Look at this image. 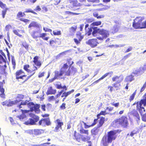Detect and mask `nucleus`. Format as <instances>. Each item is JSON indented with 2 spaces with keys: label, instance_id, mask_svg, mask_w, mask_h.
<instances>
[{
  "label": "nucleus",
  "instance_id": "62",
  "mask_svg": "<svg viewBox=\"0 0 146 146\" xmlns=\"http://www.w3.org/2000/svg\"><path fill=\"white\" fill-rule=\"evenodd\" d=\"M68 95L66 94V92L63 93L61 96V97H64L66 98L68 96Z\"/></svg>",
  "mask_w": 146,
  "mask_h": 146
},
{
  "label": "nucleus",
  "instance_id": "14",
  "mask_svg": "<svg viewBox=\"0 0 146 146\" xmlns=\"http://www.w3.org/2000/svg\"><path fill=\"white\" fill-rule=\"evenodd\" d=\"M123 77L121 75L119 76H116L114 77L112 79L113 81H117V83H120L123 80Z\"/></svg>",
  "mask_w": 146,
  "mask_h": 146
},
{
  "label": "nucleus",
  "instance_id": "33",
  "mask_svg": "<svg viewBox=\"0 0 146 146\" xmlns=\"http://www.w3.org/2000/svg\"><path fill=\"white\" fill-rule=\"evenodd\" d=\"M89 26V25L88 24H86L85 26V30L86 31H89V33L88 34V35H89L91 33L92 31V30L89 29V28H88Z\"/></svg>",
  "mask_w": 146,
  "mask_h": 146
},
{
  "label": "nucleus",
  "instance_id": "40",
  "mask_svg": "<svg viewBox=\"0 0 146 146\" xmlns=\"http://www.w3.org/2000/svg\"><path fill=\"white\" fill-rule=\"evenodd\" d=\"M136 90H135V91L131 95L130 97L129 100L130 102L133 100L134 99L135 96L136 94Z\"/></svg>",
  "mask_w": 146,
  "mask_h": 146
},
{
  "label": "nucleus",
  "instance_id": "37",
  "mask_svg": "<svg viewBox=\"0 0 146 146\" xmlns=\"http://www.w3.org/2000/svg\"><path fill=\"white\" fill-rule=\"evenodd\" d=\"M53 34L55 35H61V32L60 31L54 30L53 31Z\"/></svg>",
  "mask_w": 146,
  "mask_h": 146
},
{
  "label": "nucleus",
  "instance_id": "41",
  "mask_svg": "<svg viewBox=\"0 0 146 146\" xmlns=\"http://www.w3.org/2000/svg\"><path fill=\"white\" fill-rule=\"evenodd\" d=\"M25 15V14L24 13H22L21 12H19L17 14V16L19 18L20 17H24V16Z\"/></svg>",
  "mask_w": 146,
  "mask_h": 146
},
{
  "label": "nucleus",
  "instance_id": "53",
  "mask_svg": "<svg viewBox=\"0 0 146 146\" xmlns=\"http://www.w3.org/2000/svg\"><path fill=\"white\" fill-rule=\"evenodd\" d=\"M36 1V0H28L27 2L29 3H34Z\"/></svg>",
  "mask_w": 146,
  "mask_h": 146
},
{
  "label": "nucleus",
  "instance_id": "51",
  "mask_svg": "<svg viewBox=\"0 0 146 146\" xmlns=\"http://www.w3.org/2000/svg\"><path fill=\"white\" fill-rule=\"evenodd\" d=\"M66 104L63 103L60 106V108L62 110H64L66 108L65 107Z\"/></svg>",
  "mask_w": 146,
  "mask_h": 146
},
{
  "label": "nucleus",
  "instance_id": "39",
  "mask_svg": "<svg viewBox=\"0 0 146 146\" xmlns=\"http://www.w3.org/2000/svg\"><path fill=\"white\" fill-rule=\"evenodd\" d=\"M45 119H42L40 120L38 122L39 125H42V126L45 125Z\"/></svg>",
  "mask_w": 146,
  "mask_h": 146
},
{
  "label": "nucleus",
  "instance_id": "11",
  "mask_svg": "<svg viewBox=\"0 0 146 146\" xmlns=\"http://www.w3.org/2000/svg\"><path fill=\"white\" fill-rule=\"evenodd\" d=\"M55 123L56 124V126L55 128L54 131L57 132L60 128H61V126L63 125V123L61 122L60 120L59 119H57L55 121Z\"/></svg>",
  "mask_w": 146,
  "mask_h": 146
},
{
  "label": "nucleus",
  "instance_id": "3",
  "mask_svg": "<svg viewBox=\"0 0 146 146\" xmlns=\"http://www.w3.org/2000/svg\"><path fill=\"white\" fill-rule=\"evenodd\" d=\"M27 104L30 108L31 111H34L35 112L37 113L39 112L40 105L38 104L35 105L32 102H29V101L27 100L25 101L22 100L18 104L17 107L19 109H20L22 108V105H25Z\"/></svg>",
  "mask_w": 146,
  "mask_h": 146
},
{
  "label": "nucleus",
  "instance_id": "55",
  "mask_svg": "<svg viewBox=\"0 0 146 146\" xmlns=\"http://www.w3.org/2000/svg\"><path fill=\"white\" fill-rule=\"evenodd\" d=\"M43 29L46 32H51L52 31L51 29H48L46 27H44L43 28Z\"/></svg>",
  "mask_w": 146,
  "mask_h": 146
},
{
  "label": "nucleus",
  "instance_id": "23",
  "mask_svg": "<svg viewBox=\"0 0 146 146\" xmlns=\"http://www.w3.org/2000/svg\"><path fill=\"white\" fill-rule=\"evenodd\" d=\"M32 27L38 28L39 27V25L37 22H33L31 23L29 26V28H31Z\"/></svg>",
  "mask_w": 146,
  "mask_h": 146
},
{
  "label": "nucleus",
  "instance_id": "2",
  "mask_svg": "<svg viewBox=\"0 0 146 146\" xmlns=\"http://www.w3.org/2000/svg\"><path fill=\"white\" fill-rule=\"evenodd\" d=\"M101 23V21H96L93 22L91 24L93 26L92 27L93 29L92 32V35L94 36H96L97 33H99L102 36L97 37V38L100 40H102L109 36V33L108 31L104 29H100L97 27H95V26H98L100 25Z\"/></svg>",
  "mask_w": 146,
  "mask_h": 146
},
{
  "label": "nucleus",
  "instance_id": "7",
  "mask_svg": "<svg viewBox=\"0 0 146 146\" xmlns=\"http://www.w3.org/2000/svg\"><path fill=\"white\" fill-rule=\"evenodd\" d=\"M30 115L32 118H30L27 121L25 122V124L27 125L36 124V122L39 120V117L33 113L30 114Z\"/></svg>",
  "mask_w": 146,
  "mask_h": 146
},
{
  "label": "nucleus",
  "instance_id": "42",
  "mask_svg": "<svg viewBox=\"0 0 146 146\" xmlns=\"http://www.w3.org/2000/svg\"><path fill=\"white\" fill-rule=\"evenodd\" d=\"M109 8H110V7H109V6H105L99 9V11H104V10H107V9H109Z\"/></svg>",
  "mask_w": 146,
  "mask_h": 146
},
{
  "label": "nucleus",
  "instance_id": "6",
  "mask_svg": "<svg viewBox=\"0 0 146 146\" xmlns=\"http://www.w3.org/2000/svg\"><path fill=\"white\" fill-rule=\"evenodd\" d=\"M142 19L140 17H137L134 20L133 26L135 29L146 28V21L143 22L141 24Z\"/></svg>",
  "mask_w": 146,
  "mask_h": 146
},
{
  "label": "nucleus",
  "instance_id": "17",
  "mask_svg": "<svg viewBox=\"0 0 146 146\" xmlns=\"http://www.w3.org/2000/svg\"><path fill=\"white\" fill-rule=\"evenodd\" d=\"M21 111L23 113V114L20 116H18L17 117L18 118L21 120L23 121V119L26 118V116L24 114V113H27V111L26 110H21Z\"/></svg>",
  "mask_w": 146,
  "mask_h": 146
},
{
  "label": "nucleus",
  "instance_id": "5",
  "mask_svg": "<svg viewBox=\"0 0 146 146\" xmlns=\"http://www.w3.org/2000/svg\"><path fill=\"white\" fill-rule=\"evenodd\" d=\"M143 97L144 98L141 100L139 102H135L133 105V106H134L135 104L137 105L136 110L141 115L142 114L143 111H144L145 110L144 108L142 107V104L144 106H146V93L143 96Z\"/></svg>",
  "mask_w": 146,
  "mask_h": 146
},
{
  "label": "nucleus",
  "instance_id": "13",
  "mask_svg": "<svg viewBox=\"0 0 146 146\" xmlns=\"http://www.w3.org/2000/svg\"><path fill=\"white\" fill-rule=\"evenodd\" d=\"M1 54L2 55L0 54V63L1 64L2 63H6L7 59L6 57L5 53L3 52H1Z\"/></svg>",
  "mask_w": 146,
  "mask_h": 146
},
{
  "label": "nucleus",
  "instance_id": "29",
  "mask_svg": "<svg viewBox=\"0 0 146 146\" xmlns=\"http://www.w3.org/2000/svg\"><path fill=\"white\" fill-rule=\"evenodd\" d=\"M0 91L2 93L0 94V96L1 97L4 98L5 94H4V89L3 88H2V86L0 85Z\"/></svg>",
  "mask_w": 146,
  "mask_h": 146
},
{
  "label": "nucleus",
  "instance_id": "50",
  "mask_svg": "<svg viewBox=\"0 0 146 146\" xmlns=\"http://www.w3.org/2000/svg\"><path fill=\"white\" fill-rule=\"evenodd\" d=\"M65 13L68 14H72L73 15H77L79 14V13H72V12L68 11H66L65 12Z\"/></svg>",
  "mask_w": 146,
  "mask_h": 146
},
{
  "label": "nucleus",
  "instance_id": "49",
  "mask_svg": "<svg viewBox=\"0 0 146 146\" xmlns=\"http://www.w3.org/2000/svg\"><path fill=\"white\" fill-rule=\"evenodd\" d=\"M35 64L36 65L38 66V68H39L41 65V64L40 62L39 61L36 62L35 63Z\"/></svg>",
  "mask_w": 146,
  "mask_h": 146
},
{
  "label": "nucleus",
  "instance_id": "21",
  "mask_svg": "<svg viewBox=\"0 0 146 146\" xmlns=\"http://www.w3.org/2000/svg\"><path fill=\"white\" fill-rule=\"evenodd\" d=\"M22 72L21 70H20L19 71H17L16 73V79L17 80H18L19 79H23V77L25 76V75H23V76H19L22 73Z\"/></svg>",
  "mask_w": 146,
  "mask_h": 146
},
{
  "label": "nucleus",
  "instance_id": "25",
  "mask_svg": "<svg viewBox=\"0 0 146 146\" xmlns=\"http://www.w3.org/2000/svg\"><path fill=\"white\" fill-rule=\"evenodd\" d=\"M81 140L84 141H86L89 140L90 139V137L88 136H85L83 135H81Z\"/></svg>",
  "mask_w": 146,
  "mask_h": 146
},
{
  "label": "nucleus",
  "instance_id": "58",
  "mask_svg": "<svg viewBox=\"0 0 146 146\" xmlns=\"http://www.w3.org/2000/svg\"><path fill=\"white\" fill-rule=\"evenodd\" d=\"M74 62L73 61H72L71 59H69L68 60V64L70 66Z\"/></svg>",
  "mask_w": 146,
  "mask_h": 146
},
{
  "label": "nucleus",
  "instance_id": "15",
  "mask_svg": "<svg viewBox=\"0 0 146 146\" xmlns=\"http://www.w3.org/2000/svg\"><path fill=\"white\" fill-rule=\"evenodd\" d=\"M119 29V26L118 25H115L110 29L111 32L113 34L117 32Z\"/></svg>",
  "mask_w": 146,
  "mask_h": 146
},
{
  "label": "nucleus",
  "instance_id": "10",
  "mask_svg": "<svg viewBox=\"0 0 146 146\" xmlns=\"http://www.w3.org/2000/svg\"><path fill=\"white\" fill-rule=\"evenodd\" d=\"M102 129L101 127L98 126L97 127H94L91 130L92 134L95 135H98L99 133L102 132Z\"/></svg>",
  "mask_w": 146,
  "mask_h": 146
},
{
  "label": "nucleus",
  "instance_id": "31",
  "mask_svg": "<svg viewBox=\"0 0 146 146\" xmlns=\"http://www.w3.org/2000/svg\"><path fill=\"white\" fill-rule=\"evenodd\" d=\"M145 110L144 111H143L142 114H140L142 116V120L144 121H146V113H145Z\"/></svg>",
  "mask_w": 146,
  "mask_h": 146
},
{
  "label": "nucleus",
  "instance_id": "60",
  "mask_svg": "<svg viewBox=\"0 0 146 146\" xmlns=\"http://www.w3.org/2000/svg\"><path fill=\"white\" fill-rule=\"evenodd\" d=\"M29 67V65H25L24 66V69L26 71H27L28 70V68Z\"/></svg>",
  "mask_w": 146,
  "mask_h": 146
},
{
  "label": "nucleus",
  "instance_id": "34",
  "mask_svg": "<svg viewBox=\"0 0 146 146\" xmlns=\"http://www.w3.org/2000/svg\"><path fill=\"white\" fill-rule=\"evenodd\" d=\"M19 31L20 30L17 29V30H14L13 31V32L15 35H17L18 36H19L20 37H21L22 36V35L19 34L18 33Z\"/></svg>",
  "mask_w": 146,
  "mask_h": 146
},
{
  "label": "nucleus",
  "instance_id": "36",
  "mask_svg": "<svg viewBox=\"0 0 146 146\" xmlns=\"http://www.w3.org/2000/svg\"><path fill=\"white\" fill-rule=\"evenodd\" d=\"M45 125L46 124L47 125H49L51 124L50 119L48 118H45Z\"/></svg>",
  "mask_w": 146,
  "mask_h": 146
},
{
  "label": "nucleus",
  "instance_id": "30",
  "mask_svg": "<svg viewBox=\"0 0 146 146\" xmlns=\"http://www.w3.org/2000/svg\"><path fill=\"white\" fill-rule=\"evenodd\" d=\"M80 133L81 134H85L87 135L88 134V131L84 129L83 127L81 128L80 130Z\"/></svg>",
  "mask_w": 146,
  "mask_h": 146
},
{
  "label": "nucleus",
  "instance_id": "12",
  "mask_svg": "<svg viewBox=\"0 0 146 146\" xmlns=\"http://www.w3.org/2000/svg\"><path fill=\"white\" fill-rule=\"evenodd\" d=\"M129 114L135 117L137 121L139 120L140 117L137 111L135 110H133L132 111L130 112Z\"/></svg>",
  "mask_w": 146,
  "mask_h": 146
},
{
  "label": "nucleus",
  "instance_id": "52",
  "mask_svg": "<svg viewBox=\"0 0 146 146\" xmlns=\"http://www.w3.org/2000/svg\"><path fill=\"white\" fill-rule=\"evenodd\" d=\"M87 1L89 2H91L93 3L96 2L98 3L100 2L99 0H87Z\"/></svg>",
  "mask_w": 146,
  "mask_h": 146
},
{
  "label": "nucleus",
  "instance_id": "57",
  "mask_svg": "<svg viewBox=\"0 0 146 146\" xmlns=\"http://www.w3.org/2000/svg\"><path fill=\"white\" fill-rule=\"evenodd\" d=\"M6 13V10H4L2 11V15L3 18H4L5 17V15Z\"/></svg>",
  "mask_w": 146,
  "mask_h": 146
},
{
  "label": "nucleus",
  "instance_id": "46",
  "mask_svg": "<svg viewBox=\"0 0 146 146\" xmlns=\"http://www.w3.org/2000/svg\"><path fill=\"white\" fill-rule=\"evenodd\" d=\"M111 104L116 107H117L119 105V103H115L114 102H113L111 103Z\"/></svg>",
  "mask_w": 146,
  "mask_h": 146
},
{
  "label": "nucleus",
  "instance_id": "38",
  "mask_svg": "<svg viewBox=\"0 0 146 146\" xmlns=\"http://www.w3.org/2000/svg\"><path fill=\"white\" fill-rule=\"evenodd\" d=\"M34 66L35 68V69L33 70V71H32V72H33V74H31L30 75L28 76L27 77V78L26 80V81L29 78H30L31 76H32L35 73V71L36 70H37V67H36V66H34V65H33Z\"/></svg>",
  "mask_w": 146,
  "mask_h": 146
},
{
  "label": "nucleus",
  "instance_id": "63",
  "mask_svg": "<svg viewBox=\"0 0 146 146\" xmlns=\"http://www.w3.org/2000/svg\"><path fill=\"white\" fill-rule=\"evenodd\" d=\"M23 46L26 48L27 49L28 48V45L26 43H23Z\"/></svg>",
  "mask_w": 146,
  "mask_h": 146
},
{
  "label": "nucleus",
  "instance_id": "47",
  "mask_svg": "<svg viewBox=\"0 0 146 146\" xmlns=\"http://www.w3.org/2000/svg\"><path fill=\"white\" fill-rule=\"evenodd\" d=\"M33 59L34 60L33 61V62L34 63L39 61L38 60V57L37 56L33 58Z\"/></svg>",
  "mask_w": 146,
  "mask_h": 146
},
{
  "label": "nucleus",
  "instance_id": "43",
  "mask_svg": "<svg viewBox=\"0 0 146 146\" xmlns=\"http://www.w3.org/2000/svg\"><path fill=\"white\" fill-rule=\"evenodd\" d=\"M0 7L4 9H6V5L3 3L1 1H0Z\"/></svg>",
  "mask_w": 146,
  "mask_h": 146
},
{
  "label": "nucleus",
  "instance_id": "32",
  "mask_svg": "<svg viewBox=\"0 0 146 146\" xmlns=\"http://www.w3.org/2000/svg\"><path fill=\"white\" fill-rule=\"evenodd\" d=\"M82 38L83 37L81 36H80V38H79L78 40L77 39L74 38V41L77 44H78L80 43V42L81 41Z\"/></svg>",
  "mask_w": 146,
  "mask_h": 146
},
{
  "label": "nucleus",
  "instance_id": "59",
  "mask_svg": "<svg viewBox=\"0 0 146 146\" xmlns=\"http://www.w3.org/2000/svg\"><path fill=\"white\" fill-rule=\"evenodd\" d=\"M77 1H74L73 2V6L76 7L78 5L77 4Z\"/></svg>",
  "mask_w": 146,
  "mask_h": 146
},
{
  "label": "nucleus",
  "instance_id": "19",
  "mask_svg": "<svg viewBox=\"0 0 146 146\" xmlns=\"http://www.w3.org/2000/svg\"><path fill=\"white\" fill-rule=\"evenodd\" d=\"M44 131L42 129H34V134L35 135H40L42 133H43Z\"/></svg>",
  "mask_w": 146,
  "mask_h": 146
},
{
  "label": "nucleus",
  "instance_id": "45",
  "mask_svg": "<svg viewBox=\"0 0 146 146\" xmlns=\"http://www.w3.org/2000/svg\"><path fill=\"white\" fill-rule=\"evenodd\" d=\"M25 132L30 134H34V130H28L25 131Z\"/></svg>",
  "mask_w": 146,
  "mask_h": 146
},
{
  "label": "nucleus",
  "instance_id": "35",
  "mask_svg": "<svg viewBox=\"0 0 146 146\" xmlns=\"http://www.w3.org/2000/svg\"><path fill=\"white\" fill-rule=\"evenodd\" d=\"M12 63L13 65V69H15V68L16 63L15 60V59L13 56L12 57Z\"/></svg>",
  "mask_w": 146,
  "mask_h": 146
},
{
  "label": "nucleus",
  "instance_id": "24",
  "mask_svg": "<svg viewBox=\"0 0 146 146\" xmlns=\"http://www.w3.org/2000/svg\"><path fill=\"white\" fill-rule=\"evenodd\" d=\"M23 98V95L22 94H18L16 98V100H17V102L18 103L20 102L21 101Z\"/></svg>",
  "mask_w": 146,
  "mask_h": 146
},
{
  "label": "nucleus",
  "instance_id": "48",
  "mask_svg": "<svg viewBox=\"0 0 146 146\" xmlns=\"http://www.w3.org/2000/svg\"><path fill=\"white\" fill-rule=\"evenodd\" d=\"M105 112L106 111H102L99 114L97 115V116L98 117V118H99V117L100 116V115H105Z\"/></svg>",
  "mask_w": 146,
  "mask_h": 146
},
{
  "label": "nucleus",
  "instance_id": "56",
  "mask_svg": "<svg viewBox=\"0 0 146 146\" xmlns=\"http://www.w3.org/2000/svg\"><path fill=\"white\" fill-rule=\"evenodd\" d=\"M32 10L30 9H25V13H31Z\"/></svg>",
  "mask_w": 146,
  "mask_h": 146
},
{
  "label": "nucleus",
  "instance_id": "61",
  "mask_svg": "<svg viewBox=\"0 0 146 146\" xmlns=\"http://www.w3.org/2000/svg\"><path fill=\"white\" fill-rule=\"evenodd\" d=\"M56 87L58 89H61V88H62V86L60 84H56Z\"/></svg>",
  "mask_w": 146,
  "mask_h": 146
},
{
  "label": "nucleus",
  "instance_id": "22",
  "mask_svg": "<svg viewBox=\"0 0 146 146\" xmlns=\"http://www.w3.org/2000/svg\"><path fill=\"white\" fill-rule=\"evenodd\" d=\"M112 72H108V73H106L101 78H100V79H99L98 80L95 81L94 82V83H97L98 82L104 79V78H105L106 76H108V75L109 74H112Z\"/></svg>",
  "mask_w": 146,
  "mask_h": 146
},
{
  "label": "nucleus",
  "instance_id": "44",
  "mask_svg": "<svg viewBox=\"0 0 146 146\" xmlns=\"http://www.w3.org/2000/svg\"><path fill=\"white\" fill-rule=\"evenodd\" d=\"M82 135L79 134L77 136H75L76 140L78 142H80L81 139V136Z\"/></svg>",
  "mask_w": 146,
  "mask_h": 146
},
{
  "label": "nucleus",
  "instance_id": "16",
  "mask_svg": "<svg viewBox=\"0 0 146 146\" xmlns=\"http://www.w3.org/2000/svg\"><path fill=\"white\" fill-rule=\"evenodd\" d=\"M121 125L119 119H116L112 122V126L113 127H119Z\"/></svg>",
  "mask_w": 146,
  "mask_h": 146
},
{
  "label": "nucleus",
  "instance_id": "20",
  "mask_svg": "<svg viewBox=\"0 0 146 146\" xmlns=\"http://www.w3.org/2000/svg\"><path fill=\"white\" fill-rule=\"evenodd\" d=\"M17 101L15 100L13 101H9L8 102L5 104L6 105L8 106H11L15 104L18 105V103L17 102Z\"/></svg>",
  "mask_w": 146,
  "mask_h": 146
},
{
  "label": "nucleus",
  "instance_id": "9",
  "mask_svg": "<svg viewBox=\"0 0 146 146\" xmlns=\"http://www.w3.org/2000/svg\"><path fill=\"white\" fill-rule=\"evenodd\" d=\"M86 43L92 48L96 46L97 44L98 43L97 42V40L95 39H89L88 41H86Z\"/></svg>",
  "mask_w": 146,
  "mask_h": 146
},
{
  "label": "nucleus",
  "instance_id": "8",
  "mask_svg": "<svg viewBox=\"0 0 146 146\" xmlns=\"http://www.w3.org/2000/svg\"><path fill=\"white\" fill-rule=\"evenodd\" d=\"M121 126L123 127H126L128 124L127 118L125 116H123L119 118Z\"/></svg>",
  "mask_w": 146,
  "mask_h": 146
},
{
  "label": "nucleus",
  "instance_id": "64",
  "mask_svg": "<svg viewBox=\"0 0 146 146\" xmlns=\"http://www.w3.org/2000/svg\"><path fill=\"white\" fill-rule=\"evenodd\" d=\"M54 99V96H52L49 97L48 100L49 101H50L53 100Z\"/></svg>",
  "mask_w": 146,
  "mask_h": 146
},
{
  "label": "nucleus",
  "instance_id": "26",
  "mask_svg": "<svg viewBox=\"0 0 146 146\" xmlns=\"http://www.w3.org/2000/svg\"><path fill=\"white\" fill-rule=\"evenodd\" d=\"M134 76L131 75L126 77L125 80L127 82H131L134 79Z\"/></svg>",
  "mask_w": 146,
  "mask_h": 146
},
{
  "label": "nucleus",
  "instance_id": "54",
  "mask_svg": "<svg viewBox=\"0 0 146 146\" xmlns=\"http://www.w3.org/2000/svg\"><path fill=\"white\" fill-rule=\"evenodd\" d=\"M77 28V27L76 26L74 27H72L70 29L71 31L72 32H74L76 31Z\"/></svg>",
  "mask_w": 146,
  "mask_h": 146
},
{
  "label": "nucleus",
  "instance_id": "4",
  "mask_svg": "<svg viewBox=\"0 0 146 146\" xmlns=\"http://www.w3.org/2000/svg\"><path fill=\"white\" fill-rule=\"evenodd\" d=\"M115 133L114 131H111L108 132L107 135H105L103 137L101 141L103 146H108L109 143L115 139Z\"/></svg>",
  "mask_w": 146,
  "mask_h": 146
},
{
  "label": "nucleus",
  "instance_id": "1",
  "mask_svg": "<svg viewBox=\"0 0 146 146\" xmlns=\"http://www.w3.org/2000/svg\"><path fill=\"white\" fill-rule=\"evenodd\" d=\"M68 65L67 63L64 64L63 67L60 69L59 71H56L55 72V76L54 78L49 80L50 82H52L54 80L58 79V77L61 76L64 73L65 75L70 76V75H74L77 72V70L76 68L73 67H70L68 69Z\"/></svg>",
  "mask_w": 146,
  "mask_h": 146
},
{
  "label": "nucleus",
  "instance_id": "27",
  "mask_svg": "<svg viewBox=\"0 0 146 146\" xmlns=\"http://www.w3.org/2000/svg\"><path fill=\"white\" fill-rule=\"evenodd\" d=\"M105 121V118L103 117H101L99 122V124L98 125V126L101 127L103 124H104Z\"/></svg>",
  "mask_w": 146,
  "mask_h": 146
},
{
  "label": "nucleus",
  "instance_id": "28",
  "mask_svg": "<svg viewBox=\"0 0 146 146\" xmlns=\"http://www.w3.org/2000/svg\"><path fill=\"white\" fill-rule=\"evenodd\" d=\"M46 33H43L41 34H40V36H39V37L41 38H42L43 39L47 40L48 39V37H45V36H46Z\"/></svg>",
  "mask_w": 146,
  "mask_h": 146
},
{
  "label": "nucleus",
  "instance_id": "18",
  "mask_svg": "<svg viewBox=\"0 0 146 146\" xmlns=\"http://www.w3.org/2000/svg\"><path fill=\"white\" fill-rule=\"evenodd\" d=\"M56 91L53 90L51 86L49 87L48 88L46 94L48 95L49 94H54L56 92Z\"/></svg>",
  "mask_w": 146,
  "mask_h": 146
}]
</instances>
